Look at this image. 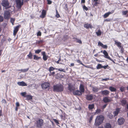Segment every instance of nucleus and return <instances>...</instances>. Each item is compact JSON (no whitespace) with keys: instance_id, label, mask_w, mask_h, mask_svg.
<instances>
[{"instance_id":"nucleus-21","label":"nucleus","mask_w":128,"mask_h":128,"mask_svg":"<svg viewBox=\"0 0 128 128\" xmlns=\"http://www.w3.org/2000/svg\"><path fill=\"white\" fill-rule=\"evenodd\" d=\"M17 84L20 86H27V84L26 83L22 81L20 82H18Z\"/></svg>"},{"instance_id":"nucleus-43","label":"nucleus","mask_w":128,"mask_h":128,"mask_svg":"<svg viewBox=\"0 0 128 128\" xmlns=\"http://www.w3.org/2000/svg\"><path fill=\"white\" fill-rule=\"evenodd\" d=\"M53 121L57 124V125H58L59 124V121L55 119H53Z\"/></svg>"},{"instance_id":"nucleus-2","label":"nucleus","mask_w":128,"mask_h":128,"mask_svg":"<svg viewBox=\"0 0 128 128\" xmlns=\"http://www.w3.org/2000/svg\"><path fill=\"white\" fill-rule=\"evenodd\" d=\"M104 119V117L102 115H100L97 116L96 119L95 125L96 126H99L103 123Z\"/></svg>"},{"instance_id":"nucleus-5","label":"nucleus","mask_w":128,"mask_h":128,"mask_svg":"<svg viewBox=\"0 0 128 128\" xmlns=\"http://www.w3.org/2000/svg\"><path fill=\"white\" fill-rule=\"evenodd\" d=\"M23 0H16V2L17 6L20 8L23 4Z\"/></svg>"},{"instance_id":"nucleus-63","label":"nucleus","mask_w":128,"mask_h":128,"mask_svg":"<svg viewBox=\"0 0 128 128\" xmlns=\"http://www.w3.org/2000/svg\"><path fill=\"white\" fill-rule=\"evenodd\" d=\"M98 46H101L102 47L103 45V44L101 42H98Z\"/></svg>"},{"instance_id":"nucleus-36","label":"nucleus","mask_w":128,"mask_h":128,"mask_svg":"<svg viewBox=\"0 0 128 128\" xmlns=\"http://www.w3.org/2000/svg\"><path fill=\"white\" fill-rule=\"evenodd\" d=\"M28 70L29 68H28L26 69H22L20 70H18L19 71H21L23 72H25L28 71Z\"/></svg>"},{"instance_id":"nucleus-26","label":"nucleus","mask_w":128,"mask_h":128,"mask_svg":"<svg viewBox=\"0 0 128 128\" xmlns=\"http://www.w3.org/2000/svg\"><path fill=\"white\" fill-rule=\"evenodd\" d=\"M92 88V90L94 92H97L99 90L98 88L96 87L93 86Z\"/></svg>"},{"instance_id":"nucleus-28","label":"nucleus","mask_w":128,"mask_h":128,"mask_svg":"<svg viewBox=\"0 0 128 128\" xmlns=\"http://www.w3.org/2000/svg\"><path fill=\"white\" fill-rule=\"evenodd\" d=\"M94 105L93 104H89L88 106V108L90 110H92L94 108Z\"/></svg>"},{"instance_id":"nucleus-40","label":"nucleus","mask_w":128,"mask_h":128,"mask_svg":"<svg viewBox=\"0 0 128 128\" xmlns=\"http://www.w3.org/2000/svg\"><path fill=\"white\" fill-rule=\"evenodd\" d=\"M128 12V11L127 10L122 11V15H126L127 14Z\"/></svg>"},{"instance_id":"nucleus-58","label":"nucleus","mask_w":128,"mask_h":128,"mask_svg":"<svg viewBox=\"0 0 128 128\" xmlns=\"http://www.w3.org/2000/svg\"><path fill=\"white\" fill-rule=\"evenodd\" d=\"M102 48H105L106 49L108 48L107 46L106 45H104L103 44V45L102 46Z\"/></svg>"},{"instance_id":"nucleus-52","label":"nucleus","mask_w":128,"mask_h":128,"mask_svg":"<svg viewBox=\"0 0 128 128\" xmlns=\"http://www.w3.org/2000/svg\"><path fill=\"white\" fill-rule=\"evenodd\" d=\"M42 33L40 31H39L37 33V36H40L41 35Z\"/></svg>"},{"instance_id":"nucleus-6","label":"nucleus","mask_w":128,"mask_h":128,"mask_svg":"<svg viewBox=\"0 0 128 128\" xmlns=\"http://www.w3.org/2000/svg\"><path fill=\"white\" fill-rule=\"evenodd\" d=\"M41 86L43 89H46L49 87L50 84L49 83L46 82L42 84Z\"/></svg>"},{"instance_id":"nucleus-7","label":"nucleus","mask_w":128,"mask_h":128,"mask_svg":"<svg viewBox=\"0 0 128 128\" xmlns=\"http://www.w3.org/2000/svg\"><path fill=\"white\" fill-rule=\"evenodd\" d=\"M10 13L8 11H4V18L5 19H8L10 17Z\"/></svg>"},{"instance_id":"nucleus-14","label":"nucleus","mask_w":128,"mask_h":128,"mask_svg":"<svg viewBox=\"0 0 128 128\" xmlns=\"http://www.w3.org/2000/svg\"><path fill=\"white\" fill-rule=\"evenodd\" d=\"M46 15V10H42L41 15L40 16V17L43 18H44Z\"/></svg>"},{"instance_id":"nucleus-20","label":"nucleus","mask_w":128,"mask_h":128,"mask_svg":"<svg viewBox=\"0 0 128 128\" xmlns=\"http://www.w3.org/2000/svg\"><path fill=\"white\" fill-rule=\"evenodd\" d=\"M68 88L70 92L74 91L75 89L74 87L72 85L70 84H68Z\"/></svg>"},{"instance_id":"nucleus-13","label":"nucleus","mask_w":128,"mask_h":128,"mask_svg":"<svg viewBox=\"0 0 128 128\" xmlns=\"http://www.w3.org/2000/svg\"><path fill=\"white\" fill-rule=\"evenodd\" d=\"M121 104L122 106H124L126 105L127 103V101L125 98H123L120 100Z\"/></svg>"},{"instance_id":"nucleus-59","label":"nucleus","mask_w":128,"mask_h":128,"mask_svg":"<svg viewBox=\"0 0 128 128\" xmlns=\"http://www.w3.org/2000/svg\"><path fill=\"white\" fill-rule=\"evenodd\" d=\"M47 4H51L52 3V2L50 0H47Z\"/></svg>"},{"instance_id":"nucleus-53","label":"nucleus","mask_w":128,"mask_h":128,"mask_svg":"<svg viewBox=\"0 0 128 128\" xmlns=\"http://www.w3.org/2000/svg\"><path fill=\"white\" fill-rule=\"evenodd\" d=\"M120 48H121L120 52L122 53H123L124 52V48H123V46H121Z\"/></svg>"},{"instance_id":"nucleus-25","label":"nucleus","mask_w":128,"mask_h":128,"mask_svg":"<svg viewBox=\"0 0 128 128\" xmlns=\"http://www.w3.org/2000/svg\"><path fill=\"white\" fill-rule=\"evenodd\" d=\"M104 128H112L111 125L109 123H106L104 126Z\"/></svg>"},{"instance_id":"nucleus-37","label":"nucleus","mask_w":128,"mask_h":128,"mask_svg":"<svg viewBox=\"0 0 128 128\" xmlns=\"http://www.w3.org/2000/svg\"><path fill=\"white\" fill-rule=\"evenodd\" d=\"M96 68L97 69H99L101 68H102V66L101 64H98L96 66Z\"/></svg>"},{"instance_id":"nucleus-33","label":"nucleus","mask_w":128,"mask_h":128,"mask_svg":"<svg viewBox=\"0 0 128 128\" xmlns=\"http://www.w3.org/2000/svg\"><path fill=\"white\" fill-rule=\"evenodd\" d=\"M27 56L28 57V58L30 59H31L32 58V54L31 52H29V54H28V55Z\"/></svg>"},{"instance_id":"nucleus-50","label":"nucleus","mask_w":128,"mask_h":128,"mask_svg":"<svg viewBox=\"0 0 128 128\" xmlns=\"http://www.w3.org/2000/svg\"><path fill=\"white\" fill-rule=\"evenodd\" d=\"M64 8L66 10H68V5L67 4H64Z\"/></svg>"},{"instance_id":"nucleus-23","label":"nucleus","mask_w":128,"mask_h":128,"mask_svg":"<svg viewBox=\"0 0 128 128\" xmlns=\"http://www.w3.org/2000/svg\"><path fill=\"white\" fill-rule=\"evenodd\" d=\"M120 111V108H116V109L115 111L114 112V116H117Z\"/></svg>"},{"instance_id":"nucleus-24","label":"nucleus","mask_w":128,"mask_h":128,"mask_svg":"<svg viewBox=\"0 0 128 128\" xmlns=\"http://www.w3.org/2000/svg\"><path fill=\"white\" fill-rule=\"evenodd\" d=\"M115 44L119 48L121 47L122 46V44L119 42H117L116 40L114 41Z\"/></svg>"},{"instance_id":"nucleus-41","label":"nucleus","mask_w":128,"mask_h":128,"mask_svg":"<svg viewBox=\"0 0 128 128\" xmlns=\"http://www.w3.org/2000/svg\"><path fill=\"white\" fill-rule=\"evenodd\" d=\"M56 16L57 18H58L60 17V16L58 13V11L57 10H56Z\"/></svg>"},{"instance_id":"nucleus-47","label":"nucleus","mask_w":128,"mask_h":128,"mask_svg":"<svg viewBox=\"0 0 128 128\" xmlns=\"http://www.w3.org/2000/svg\"><path fill=\"white\" fill-rule=\"evenodd\" d=\"M21 94L22 96L24 97L25 98L26 97L25 96L26 95V92H22Z\"/></svg>"},{"instance_id":"nucleus-16","label":"nucleus","mask_w":128,"mask_h":128,"mask_svg":"<svg viewBox=\"0 0 128 128\" xmlns=\"http://www.w3.org/2000/svg\"><path fill=\"white\" fill-rule=\"evenodd\" d=\"M42 54L43 56V59L44 61H46L48 58V56H46L45 52H42Z\"/></svg>"},{"instance_id":"nucleus-9","label":"nucleus","mask_w":128,"mask_h":128,"mask_svg":"<svg viewBox=\"0 0 128 128\" xmlns=\"http://www.w3.org/2000/svg\"><path fill=\"white\" fill-rule=\"evenodd\" d=\"M125 121L124 118H123L120 117L118 120V124L119 125H121L123 124Z\"/></svg>"},{"instance_id":"nucleus-34","label":"nucleus","mask_w":128,"mask_h":128,"mask_svg":"<svg viewBox=\"0 0 128 128\" xmlns=\"http://www.w3.org/2000/svg\"><path fill=\"white\" fill-rule=\"evenodd\" d=\"M56 68L52 66H51L48 69V70L50 72H51L52 71H53L54 70H56Z\"/></svg>"},{"instance_id":"nucleus-32","label":"nucleus","mask_w":128,"mask_h":128,"mask_svg":"<svg viewBox=\"0 0 128 128\" xmlns=\"http://www.w3.org/2000/svg\"><path fill=\"white\" fill-rule=\"evenodd\" d=\"M56 78H63V76L62 74H57L56 75Z\"/></svg>"},{"instance_id":"nucleus-64","label":"nucleus","mask_w":128,"mask_h":128,"mask_svg":"<svg viewBox=\"0 0 128 128\" xmlns=\"http://www.w3.org/2000/svg\"><path fill=\"white\" fill-rule=\"evenodd\" d=\"M108 66V65H107L106 66H102V68H104V69H106Z\"/></svg>"},{"instance_id":"nucleus-31","label":"nucleus","mask_w":128,"mask_h":128,"mask_svg":"<svg viewBox=\"0 0 128 128\" xmlns=\"http://www.w3.org/2000/svg\"><path fill=\"white\" fill-rule=\"evenodd\" d=\"M34 59L36 60H38L41 58V57H38L36 55H34Z\"/></svg>"},{"instance_id":"nucleus-35","label":"nucleus","mask_w":128,"mask_h":128,"mask_svg":"<svg viewBox=\"0 0 128 128\" xmlns=\"http://www.w3.org/2000/svg\"><path fill=\"white\" fill-rule=\"evenodd\" d=\"M96 33L98 36H99L101 35L102 32L100 30H98V32H96Z\"/></svg>"},{"instance_id":"nucleus-29","label":"nucleus","mask_w":128,"mask_h":128,"mask_svg":"<svg viewBox=\"0 0 128 128\" xmlns=\"http://www.w3.org/2000/svg\"><path fill=\"white\" fill-rule=\"evenodd\" d=\"M109 89L112 92H116V88L112 86H110Z\"/></svg>"},{"instance_id":"nucleus-39","label":"nucleus","mask_w":128,"mask_h":128,"mask_svg":"<svg viewBox=\"0 0 128 128\" xmlns=\"http://www.w3.org/2000/svg\"><path fill=\"white\" fill-rule=\"evenodd\" d=\"M56 70H58L59 71L62 72H66L65 70L64 69H62L61 68H56Z\"/></svg>"},{"instance_id":"nucleus-3","label":"nucleus","mask_w":128,"mask_h":128,"mask_svg":"<svg viewBox=\"0 0 128 128\" xmlns=\"http://www.w3.org/2000/svg\"><path fill=\"white\" fill-rule=\"evenodd\" d=\"M44 121L42 119H39L36 121V127L38 128H41L42 126Z\"/></svg>"},{"instance_id":"nucleus-44","label":"nucleus","mask_w":128,"mask_h":128,"mask_svg":"<svg viewBox=\"0 0 128 128\" xmlns=\"http://www.w3.org/2000/svg\"><path fill=\"white\" fill-rule=\"evenodd\" d=\"M120 90L121 92H123L125 90V87L123 86L120 87Z\"/></svg>"},{"instance_id":"nucleus-8","label":"nucleus","mask_w":128,"mask_h":128,"mask_svg":"<svg viewBox=\"0 0 128 128\" xmlns=\"http://www.w3.org/2000/svg\"><path fill=\"white\" fill-rule=\"evenodd\" d=\"M21 26L20 25L18 26H16L14 29L13 31V35L15 36L18 31L19 28H20Z\"/></svg>"},{"instance_id":"nucleus-46","label":"nucleus","mask_w":128,"mask_h":128,"mask_svg":"<svg viewBox=\"0 0 128 128\" xmlns=\"http://www.w3.org/2000/svg\"><path fill=\"white\" fill-rule=\"evenodd\" d=\"M112 80V79H110L109 78H102V81H106L108 80Z\"/></svg>"},{"instance_id":"nucleus-15","label":"nucleus","mask_w":128,"mask_h":128,"mask_svg":"<svg viewBox=\"0 0 128 128\" xmlns=\"http://www.w3.org/2000/svg\"><path fill=\"white\" fill-rule=\"evenodd\" d=\"M102 100L105 103L110 102L112 101L111 100L107 97H104Z\"/></svg>"},{"instance_id":"nucleus-57","label":"nucleus","mask_w":128,"mask_h":128,"mask_svg":"<svg viewBox=\"0 0 128 128\" xmlns=\"http://www.w3.org/2000/svg\"><path fill=\"white\" fill-rule=\"evenodd\" d=\"M4 18L3 17L1 16H0V22H2Z\"/></svg>"},{"instance_id":"nucleus-48","label":"nucleus","mask_w":128,"mask_h":128,"mask_svg":"<svg viewBox=\"0 0 128 128\" xmlns=\"http://www.w3.org/2000/svg\"><path fill=\"white\" fill-rule=\"evenodd\" d=\"M108 117L110 119H112L113 117V115L111 114H110L108 115Z\"/></svg>"},{"instance_id":"nucleus-42","label":"nucleus","mask_w":128,"mask_h":128,"mask_svg":"<svg viewBox=\"0 0 128 128\" xmlns=\"http://www.w3.org/2000/svg\"><path fill=\"white\" fill-rule=\"evenodd\" d=\"M44 42L43 40H38L36 42V43L39 44H40Z\"/></svg>"},{"instance_id":"nucleus-30","label":"nucleus","mask_w":128,"mask_h":128,"mask_svg":"<svg viewBox=\"0 0 128 128\" xmlns=\"http://www.w3.org/2000/svg\"><path fill=\"white\" fill-rule=\"evenodd\" d=\"M28 100H31L32 99V96L30 95H26L25 96Z\"/></svg>"},{"instance_id":"nucleus-12","label":"nucleus","mask_w":128,"mask_h":128,"mask_svg":"<svg viewBox=\"0 0 128 128\" xmlns=\"http://www.w3.org/2000/svg\"><path fill=\"white\" fill-rule=\"evenodd\" d=\"M100 92L101 94L103 96H108L109 95L110 92L107 90H105L101 91Z\"/></svg>"},{"instance_id":"nucleus-56","label":"nucleus","mask_w":128,"mask_h":128,"mask_svg":"<svg viewBox=\"0 0 128 128\" xmlns=\"http://www.w3.org/2000/svg\"><path fill=\"white\" fill-rule=\"evenodd\" d=\"M93 118V116L92 115L90 117L89 119V122H90L92 120Z\"/></svg>"},{"instance_id":"nucleus-4","label":"nucleus","mask_w":128,"mask_h":128,"mask_svg":"<svg viewBox=\"0 0 128 128\" xmlns=\"http://www.w3.org/2000/svg\"><path fill=\"white\" fill-rule=\"evenodd\" d=\"M2 6L6 8V9L10 8V6H9L10 3L8 0H3L2 2Z\"/></svg>"},{"instance_id":"nucleus-62","label":"nucleus","mask_w":128,"mask_h":128,"mask_svg":"<svg viewBox=\"0 0 128 128\" xmlns=\"http://www.w3.org/2000/svg\"><path fill=\"white\" fill-rule=\"evenodd\" d=\"M107 104H104V105L102 106V109H104V108H105L106 106H107Z\"/></svg>"},{"instance_id":"nucleus-38","label":"nucleus","mask_w":128,"mask_h":128,"mask_svg":"<svg viewBox=\"0 0 128 128\" xmlns=\"http://www.w3.org/2000/svg\"><path fill=\"white\" fill-rule=\"evenodd\" d=\"M42 50L40 49H38L35 50V53L36 54H39Z\"/></svg>"},{"instance_id":"nucleus-61","label":"nucleus","mask_w":128,"mask_h":128,"mask_svg":"<svg viewBox=\"0 0 128 128\" xmlns=\"http://www.w3.org/2000/svg\"><path fill=\"white\" fill-rule=\"evenodd\" d=\"M16 107H19L20 106V104L19 102H17L16 103Z\"/></svg>"},{"instance_id":"nucleus-51","label":"nucleus","mask_w":128,"mask_h":128,"mask_svg":"<svg viewBox=\"0 0 128 128\" xmlns=\"http://www.w3.org/2000/svg\"><path fill=\"white\" fill-rule=\"evenodd\" d=\"M55 74V72H50V73L49 74V76H54V74Z\"/></svg>"},{"instance_id":"nucleus-10","label":"nucleus","mask_w":128,"mask_h":128,"mask_svg":"<svg viewBox=\"0 0 128 128\" xmlns=\"http://www.w3.org/2000/svg\"><path fill=\"white\" fill-rule=\"evenodd\" d=\"M101 52H102L104 55V57L108 59L109 60H110L111 58L109 56L107 52L105 50H104L103 51L102 50L101 51Z\"/></svg>"},{"instance_id":"nucleus-19","label":"nucleus","mask_w":128,"mask_h":128,"mask_svg":"<svg viewBox=\"0 0 128 128\" xmlns=\"http://www.w3.org/2000/svg\"><path fill=\"white\" fill-rule=\"evenodd\" d=\"M86 99L88 100H91L93 99V96L92 94L87 95L86 96Z\"/></svg>"},{"instance_id":"nucleus-54","label":"nucleus","mask_w":128,"mask_h":128,"mask_svg":"<svg viewBox=\"0 0 128 128\" xmlns=\"http://www.w3.org/2000/svg\"><path fill=\"white\" fill-rule=\"evenodd\" d=\"M83 8L84 10H85L86 11L88 10V8L85 5L83 6Z\"/></svg>"},{"instance_id":"nucleus-49","label":"nucleus","mask_w":128,"mask_h":128,"mask_svg":"<svg viewBox=\"0 0 128 128\" xmlns=\"http://www.w3.org/2000/svg\"><path fill=\"white\" fill-rule=\"evenodd\" d=\"M15 20L14 18H11V22H12V24L13 25H14V22L15 21Z\"/></svg>"},{"instance_id":"nucleus-55","label":"nucleus","mask_w":128,"mask_h":128,"mask_svg":"<svg viewBox=\"0 0 128 128\" xmlns=\"http://www.w3.org/2000/svg\"><path fill=\"white\" fill-rule=\"evenodd\" d=\"M94 3L93 5L94 6H98V4H99V3L97 2H94Z\"/></svg>"},{"instance_id":"nucleus-1","label":"nucleus","mask_w":128,"mask_h":128,"mask_svg":"<svg viewBox=\"0 0 128 128\" xmlns=\"http://www.w3.org/2000/svg\"><path fill=\"white\" fill-rule=\"evenodd\" d=\"M64 89L63 85L60 84H56L53 86V91L54 92H62L63 91Z\"/></svg>"},{"instance_id":"nucleus-22","label":"nucleus","mask_w":128,"mask_h":128,"mask_svg":"<svg viewBox=\"0 0 128 128\" xmlns=\"http://www.w3.org/2000/svg\"><path fill=\"white\" fill-rule=\"evenodd\" d=\"M84 27L86 29H88L89 28H92V26L90 24L88 23L85 24L84 25Z\"/></svg>"},{"instance_id":"nucleus-11","label":"nucleus","mask_w":128,"mask_h":128,"mask_svg":"<svg viewBox=\"0 0 128 128\" xmlns=\"http://www.w3.org/2000/svg\"><path fill=\"white\" fill-rule=\"evenodd\" d=\"M114 10H112L111 12H108L105 13L103 16L104 18H106L109 15L114 13Z\"/></svg>"},{"instance_id":"nucleus-27","label":"nucleus","mask_w":128,"mask_h":128,"mask_svg":"<svg viewBox=\"0 0 128 128\" xmlns=\"http://www.w3.org/2000/svg\"><path fill=\"white\" fill-rule=\"evenodd\" d=\"M76 61L78 63H80V64L82 65V66H83L85 67L86 68H90V67L88 66L85 65L84 64L82 63V62L80 60H76Z\"/></svg>"},{"instance_id":"nucleus-45","label":"nucleus","mask_w":128,"mask_h":128,"mask_svg":"<svg viewBox=\"0 0 128 128\" xmlns=\"http://www.w3.org/2000/svg\"><path fill=\"white\" fill-rule=\"evenodd\" d=\"M101 110L100 109H98L96 110L95 114H98L100 112Z\"/></svg>"},{"instance_id":"nucleus-60","label":"nucleus","mask_w":128,"mask_h":128,"mask_svg":"<svg viewBox=\"0 0 128 128\" xmlns=\"http://www.w3.org/2000/svg\"><path fill=\"white\" fill-rule=\"evenodd\" d=\"M77 42L78 43L80 44H82V42L81 40H79V39H77Z\"/></svg>"},{"instance_id":"nucleus-17","label":"nucleus","mask_w":128,"mask_h":128,"mask_svg":"<svg viewBox=\"0 0 128 128\" xmlns=\"http://www.w3.org/2000/svg\"><path fill=\"white\" fill-rule=\"evenodd\" d=\"M79 90L82 93H84L85 91L84 85L82 84H80L79 87Z\"/></svg>"},{"instance_id":"nucleus-18","label":"nucleus","mask_w":128,"mask_h":128,"mask_svg":"<svg viewBox=\"0 0 128 128\" xmlns=\"http://www.w3.org/2000/svg\"><path fill=\"white\" fill-rule=\"evenodd\" d=\"M73 94L75 95H77L78 96H81L82 94V93L81 92L78 90H77L73 92Z\"/></svg>"}]
</instances>
